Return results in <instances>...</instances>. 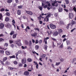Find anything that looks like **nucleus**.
Masks as SVG:
<instances>
[{
	"label": "nucleus",
	"mask_w": 76,
	"mask_h": 76,
	"mask_svg": "<svg viewBox=\"0 0 76 76\" xmlns=\"http://www.w3.org/2000/svg\"><path fill=\"white\" fill-rule=\"evenodd\" d=\"M5 10L4 9V8H2L1 10L0 11H1V12H3V11H4Z\"/></svg>",
	"instance_id": "6e6d98bb"
},
{
	"label": "nucleus",
	"mask_w": 76,
	"mask_h": 76,
	"mask_svg": "<svg viewBox=\"0 0 76 76\" xmlns=\"http://www.w3.org/2000/svg\"><path fill=\"white\" fill-rule=\"evenodd\" d=\"M15 43L18 46H21L22 44H21V42H20V40L18 39L17 41H15Z\"/></svg>",
	"instance_id": "f03ea898"
},
{
	"label": "nucleus",
	"mask_w": 76,
	"mask_h": 76,
	"mask_svg": "<svg viewBox=\"0 0 76 76\" xmlns=\"http://www.w3.org/2000/svg\"><path fill=\"white\" fill-rule=\"evenodd\" d=\"M21 63L22 64H25L26 63V59L24 58L22 59Z\"/></svg>",
	"instance_id": "20e7f679"
},
{
	"label": "nucleus",
	"mask_w": 76,
	"mask_h": 76,
	"mask_svg": "<svg viewBox=\"0 0 76 76\" xmlns=\"http://www.w3.org/2000/svg\"><path fill=\"white\" fill-rule=\"evenodd\" d=\"M50 38V37H47L46 38H44V41L45 42V44H47V39H48Z\"/></svg>",
	"instance_id": "0eeeda50"
},
{
	"label": "nucleus",
	"mask_w": 76,
	"mask_h": 76,
	"mask_svg": "<svg viewBox=\"0 0 76 76\" xmlns=\"http://www.w3.org/2000/svg\"><path fill=\"white\" fill-rule=\"evenodd\" d=\"M70 24H68L67 26H66V28L67 29H69V26H70Z\"/></svg>",
	"instance_id": "ea45409f"
},
{
	"label": "nucleus",
	"mask_w": 76,
	"mask_h": 76,
	"mask_svg": "<svg viewBox=\"0 0 76 76\" xmlns=\"http://www.w3.org/2000/svg\"><path fill=\"white\" fill-rule=\"evenodd\" d=\"M3 41H4V39L2 38H0V42H3Z\"/></svg>",
	"instance_id": "f704fd0d"
},
{
	"label": "nucleus",
	"mask_w": 76,
	"mask_h": 76,
	"mask_svg": "<svg viewBox=\"0 0 76 76\" xmlns=\"http://www.w3.org/2000/svg\"><path fill=\"white\" fill-rule=\"evenodd\" d=\"M47 16L46 17V18H44V21L45 22H48V20H49V19L48 18H50V16H51V14L50 12L48 13L47 14Z\"/></svg>",
	"instance_id": "f257e3e1"
},
{
	"label": "nucleus",
	"mask_w": 76,
	"mask_h": 76,
	"mask_svg": "<svg viewBox=\"0 0 76 76\" xmlns=\"http://www.w3.org/2000/svg\"><path fill=\"white\" fill-rule=\"evenodd\" d=\"M10 58H15V56H10Z\"/></svg>",
	"instance_id": "a19ab883"
},
{
	"label": "nucleus",
	"mask_w": 76,
	"mask_h": 76,
	"mask_svg": "<svg viewBox=\"0 0 76 76\" xmlns=\"http://www.w3.org/2000/svg\"><path fill=\"white\" fill-rule=\"evenodd\" d=\"M69 18L72 19L73 17V14L72 13H69Z\"/></svg>",
	"instance_id": "423d86ee"
},
{
	"label": "nucleus",
	"mask_w": 76,
	"mask_h": 76,
	"mask_svg": "<svg viewBox=\"0 0 76 76\" xmlns=\"http://www.w3.org/2000/svg\"><path fill=\"white\" fill-rule=\"evenodd\" d=\"M62 10H63V9H62V8H60L59 9V10H58L59 12H61Z\"/></svg>",
	"instance_id": "412c9836"
},
{
	"label": "nucleus",
	"mask_w": 76,
	"mask_h": 76,
	"mask_svg": "<svg viewBox=\"0 0 76 76\" xmlns=\"http://www.w3.org/2000/svg\"><path fill=\"white\" fill-rule=\"evenodd\" d=\"M65 1L66 2V4H68L69 3V0H65Z\"/></svg>",
	"instance_id": "5701e85b"
},
{
	"label": "nucleus",
	"mask_w": 76,
	"mask_h": 76,
	"mask_svg": "<svg viewBox=\"0 0 76 76\" xmlns=\"http://www.w3.org/2000/svg\"><path fill=\"white\" fill-rule=\"evenodd\" d=\"M60 48H63V45H61L60 47H59Z\"/></svg>",
	"instance_id": "603ef678"
},
{
	"label": "nucleus",
	"mask_w": 76,
	"mask_h": 76,
	"mask_svg": "<svg viewBox=\"0 0 76 76\" xmlns=\"http://www.w3.org/2000/svg\"><path fill=\"white\" fill-rule=\"evenodd\" d=\"M33 54H36V55H37V56H38L39 55V54H38V53H37L36 52L34 51L33 52Z\"/></svg>",
	"instance_id": "e433bc0d"
},
{
	"label": "nucleus",
	"mask_w": 76,
	"mask_h": 76,
	"mask_svg": "<svg viewBox=\"0 0 76 76\" xmlns=\"http://www.w3.org/2000/svg\"><path fill=\"white\" fill-rule=\"evenodd\" d=\"M16 3H19V1L18 0H15Z\"/></svg>",
	"instance_id": "0e129e2a"
},
{
	"label": "nucleus",
	"mask_w": 76,
	"mask_h": 76,
	"mask_svg": "<svg viewBox=\"0 0 76 76\" xmlns=\"http://www.w3.org/2000/svg\"><path fill=\"white\" fill-rule=\"evenodd\" d=\"M24 74L25 76H28L29 75V72L28 71H25L24 73Z\"/></svg>",
	"instance_id": "1a4fd4ad"
},
{
	"label": "nucleus",
	"mask_w": 76,
	"mask_h": 76,
	"mask_svg": "<svg viewBox=\"0 0 76 76\" xmlns=\"http://www.w3.org/2000/svg\"><path fill=\"white\" fill-rule=\"evenodd\" d=\"M5 15L8 16H10V14L9 12H7L6 13Z\"/></svg>",
	"instance_id": "4be33fe9"
},
{
	"label": "nucleus",
	"mask_w": 76,
	"mask_h": 76,
	"mask_svg": "<svg viewBox=\"0 0 76 76\" xmlns=\"http://www.w3.org/2000/svg\"><path fill=\"white\" fill-rule=\"evenodd\" d=\"M18 8H19V9H22V6H18Z\"/></svg>",
	"instance_id": "5fc2aeb1"
},
{
	"label": "nucleus",
	"mask_w": 76,
	"mask_h": 76,
	"mask_svg": "<svg viewBox=\"0 0 76 76\" xmlns=\"http://www.w3.org/2000/svg\"><path fill=\"white\" fill-rule=\"evenodd\" d=\"M0 61L2 64L3 65H4V63H3V61H1V60H0Z\"/></svg>",
	"instance_id": "bf43d9fd"
},
{
	"label": "nucleus",
	"mask_w": 76,
	"mask_h": 76,
	"mask_svg": "<svg viewBox=\"0 0 76 76\" xmlns=\"http://www.w3.org/2000/svg\"><path fill=\"white\" fill-rule=\"evenodd\" d=\"M57 1L56 2L55 4V6H56V7H57L58 6V4L57 3Z\"/></svg>",
	"instance_id": "4c0bfd02"
},
{
	"label": "nucleus",
	"mask_w": 76,
	"mask_h": 76,
	"mask_svg": "<svg viewBox=\"0 0 76 76\" xmlns=\"http://www.w3.org/2000/svg\"><path fill=\"white\" fill-rule=\"evenodd\" d=\"M18 65L20 67H22V64L21 63H19Z\"/></svg>",
	"instance_id": "c9c22d12"
},
{
	"label": "nucleus",
	"mask_w": 76,
	"mask_h": 76,
	"mask_svg": "<svg viewBox=\"0 0 76 76\" xmlns=\"http://www.w3.org/2000/svg\"><path fill=\"white\" fill-rule=\"evenodd\" d=\"M61 63V62H56V66H58L59 64H60Z\"/></svg>",
	"instance_id": "cd10ccee"
},
{
	"label": "nucleus",
	"mask_w": 76,
	"mask_h": 76,
	"mask_svg": "<svg viewBox=\"0 0 76 76\" xmlns=\"http://www.w3.org/2000/svg\"><path fill=\"white\" fill-rule=\"evenodd\" d=\"M9 42L10 44H12V43H13V41L12 40H10Z\"/></svg>",
	"instance_id": "13d9d810"
},
{
	"label": "nucleus",
	"mask_w": 76,
	"mask_h": 76,
	"mask_svg": "<svg viewBox=\"0 0 76 76\" xmlns=\"http://www.w3.org/2000/svg\"><path fill=\"white\" fill-rule=\"evenodd\" d=\"M48 35H50V34L52 33V31H50L49 32H48Z\"/></svg>",
	"instance_id": "09e8293b"
},
{
	"label": "nucleus",
	"mask_w": 76,
	"mask_h": 76,
	"mask_svg": "<svg viewBox=\"0 0 76 76\" xmlns=\"http://www.w3.org/2000/svg\"><path fill=\"white\" fill-rule=\"evenodd\" d=\"M36 67L37 69H38V64H36Z\"/></svg>",
	"instance_id": "69168bd1"
},
{
	"label": "nucleus",
	"mask_w": 76,
	"mask_h": 76,
	"mask_svg": "<svg viewBox=\"0 0 76 76\" xmlns=\"http://www.w3.org/2000/svg\"><path fill=\"white\" fill-rule=\"evenodd\" d=\"M26 12L27 14H28V15H32V14H33V13L31 11H27L26 10Z\"/></svg>",
	"instance_id": "39448f33"
},
{
	"label": "nucleus",
	"mask_w": 76,
	"mask_h": 76,
	"mask_svg": "<svg viewBox=\"0 0 76 76\" xmlns=\"http://www.w3.org/2000/svg\"><path fill=\"white\" fill-rule=\"evenodd\" d=\"M56 0H51V1L52 3L56 2Z\"/></svg>",
	"instance_id": "052dcab7"
},
{
	"label": "nucleus",
	"mask_w": 76,
	"mask_h": 76,
	"mask_svg": "<svg viewBox=\"0 0 76 76\" xmlns=\"http://www.w3.org/2000/svg\"><path fill=\"white\" fill-rule=\"evenodd\" d=\"M4 46H5V47H7L8 46V43H5L4 45Z\"/></svg>",
	"instance_id": "72a5a7b5"
},
{
	"label": "nucleus",
	"mask_w": 76,
	"mask_h": 76,
	"mask_svg": "<svg viewBox=\"0 0 76 76\" xmlns=\"http://www.w3.org/2000/svg\"><path fill=\"white\" fill-rule=\"evenodd\" d=\"M73 10H74V11H75V12H76V8L75 7H74L73 8Z\"/></svg>",
	"instance_id": "4d7b16f0"
},
{
	"label": "nucleus",
	"mask_w": 76,
	"mask_h": 76,
	"mask_svg": "<svg viewBox=\"0 0 76 76\" xmlns=\"http://www.w3.org/2000/svg\"><path fill=\"white\" fill-rule=\"evenodd\" d=\"M25 42L26 45H28V42L27 40H25Z\"/></svg>",
	"instance_id": "3c124183"
},
{
	"label": "nucleus",
	"mask_w": 76,
	"mask_h": 76,
	"mask_svg": "<svg viewBox=\"0 0 76 76\" xmlns=\"http://www.w3.org/2000/svg\"><path fill=\"white\" fill-rule=\"evenodd\" d=\"M1 18H2V15L1 14H0V19H1Z\"/></svg>",
	"instance_id": "338daca9"
},
{
	"label": "nucleus",
	"mask_w": 76,
	"mask_h": 76,
	"mask_svg": "<svg viewBox=\"0 0 76 76\" xmlns=\"http://www.w3.org/2000/svg\"><path fill=\"white\" fill-rule=\"evenodd\" d=\"M58 14L57 13H55V17H57V16H58Z\"/></svg>",
	"instance_id": "de8ad7c7"
},
{
	"label": "nucleus",
	"mask_w": 76,
	"mask_h": 76,
	"mask_svg": "<svg viewBox=\"0 0 76 76\" xmlns=\"http://www.w3.org/2000/svg\"><path fill=\"white\" fill-rule=\"evenodd\" d=\"M12 24L13 25L15 29H16V26H15V20H13L12 21Z\"/></svg>",
	"instance_id": "6e6552de"
},
{
	"label": "nucleus",
	"mask_w": 76,
	"mask_h": 76,
	"mask_svg": "<svg viewBox=\"0 0 76 76\" xmlns=\"http://www.w3.org/2000/svg\"><path fill=\"white\" fill-rule=\"evenodd\" d=\"M46 56V55L45 54H43L42 55V58H43V59H44V58H45Z\"/></svg>",
	"instance_id": "a878e982"
},
{
	"label": "nucleus",
	"mask_w": 76,
	"mask_h": 76,
	"mask_svg": "<svg viewBox=\"0 0 76 76\" xmlns=\"http://www.w3.org/2000/svg\"><path fill=\"white\" fill-rule=\"evenodd\" d=\"M43 3H45L48 4V3H49V2H48V1H45V2H42V6H44L45 5V4Z\"/></svg>",
	"instance_id": "9b49d317"
},
{
	"label": "nucleus",
	"mask_w": 76,
	"mask_h": 76,
	"mask_svg": "<svg viewBox=\"0 0 76 76\" xmlns=\"http://www.w3.org/2000/svg\"><path fill=\"white\" fill-rule=\"evenodd\" d=\"M17 12H18V14L19 15H20V14H21V11L20 10H18Z\"/></svg>",
	"instance_id": "6ab92c4d"
},
{
	"label": "nucleus",
	"mask_w": 76,
	"mask_h": 76,
	"mask_svg": "<svg viewBox=\"0 0 76 76\" xmlns=\"http://www.w3.org/2000/svg\"><path fill=\"white\" fill-rule=\"evenodd\" d=\"M6 26L8 27V28H10L11 27V25L9 24V23H7L6 24Z\"/></svg>",
	"instance_id": "ddd939ff"
},
{
	"label": "nucleus",
	"mask_w": 76,
	"mask_h": 76,
	"mask_svg": "<svg viewBox=\"0 0 76 76\" xmlns=\"http://www.w3.org/2000/svg\"><path fill=\"white\" fill-rule=\"evenodd\" d=\"M56 2H54L52 3V6H55V4H56Z\"/></svg>",
	"instance_id": "49530a36"
},
{
	"label": "nucleus",
	"mask_w": 76,
	"mask_h": 76,
	"mask_svg": "<svg viewBox=\"0 0 76 76\" xmlns=\"http://www.w3.org/2000/svg\"><path fill=\"white\" fill-rule=\"evenodd\" d=\"M76 22L74 21L73 20H72L71 22V23L72 24V25H73L76 24Z\"/></svg>",
	"instance_id": "dca6fc26"
},
{
	"label": "nucleus",
	"mask_w": 76,
	"mask_h": 76,
	"mask_svg": "<svg viewBox=\"0 0 76 76\" xmlns=\"http://www.w3.org/2000/svg\"><path fill=\"white\" fill-rule=\"evenodd\" d=\"M51 39H52V40H53V41H56V39L52 37Z\"/></svg>",
	"instance_id": "c03bdc74"
},
{
	"label": "nucleus",
	"mask_w": 76,
	"mask_h": 76,
	"mask_svg": "<svg viewBox=\"0 0 76 76\" xmlns=\"http://www.w3.org/2000/svg\"><path fill=\"white\" fill-rule=\"evenodd\" d=\"M66 42L67 45H69V44H70V41H66Z\"/></svg>",
	"instance_id": "864d4df0"
},
{
	"label": "nucleus",
	"mask_w": 76,
	"mask_h": 76,
	"mask_svg": "<svg viewBox=\"0 0 76 76\" xmlns=\"http://www.w3.org/2000/svg\"><path fill=\"white\" fill-rule=\"evenodd\" d=\"M14 33H15V31H12L11 32L10 34V35H12L13 34H14Z\"/></svg>",
	"instance_id": "aec40b11"
},
{
	"label": "nucleus",
	"mask_w": 76,
	"mask_h": 76,
	"mask_svg": "<svg viewBox=\"0 0 76 76\" xmlns=\"http://www.w3.org/2000/svg\"><path fill=\"white\" fill-rule=\"evenodd\" d=\"M58 32L59 33H60L63 32V31L61 29H60L58 30Z\"/></svg>",
	"instance_id": "c85d7f7f"
},
{
	"label": "nucleus",
	"mask_w": 76,
	"mask_h": 76,
	"mask_svg": "<svg viewBox=\"0 0 76 76\" xmlns=\"http://www.w3.org/2000/svg\"><path fill=\"white\" fill-rule=\"evenodd\" d=\"M34 37H36L37 36V33H34Z\"/></svg>",
	"instance_id": "37998d69"
},
{
	"label": "nucleus",
	"mask_w": 76,
	"mask_h": 76,
	"mask_svg": "<svg viewBox=\"0 0 76 76\" xmlns=\"http://www.w3.org/2000/svg\"><path fill=\"white\" fill-rule=\"evenodd\" d=\"M60 61H61V62H63L64 61V58H61L60 59Z\"/></svg>",
	"instance_id": "7c9ffc66"
},
{
	"label": "nucleus",
	"mask_w": 76,
	"mask_h": 76,
	"mask_svg": "<svg viewBox=\"0 0 76 76\" xmlns=\"http://www.w3.org/2000/svg\"><path fill=\"white\" fill-rule=\"evenodd\" d=\"M47 47L48 46H47V45H44V49L45 50H47Z\"/></svg>",
	"instance_id": "bb28decb"
},
{
	"label": "nucleus",
	"mask_w": 76,
	"mask_h": 76,
	"mask_svg": "<svg viewBox=\"0 0 76 76\" xmlns=\"http://www.w3.org/2000/svg\"><path fill=\"white\" fill-rule=\"evenodd\" d=\"M4 26V25L3 23H1L0 24V29H3Z\"/></svg>",
	"instance_id": "9d476101"
},
{
	"label": "nucleus",
	"mask_w": 76,
	"mask_h": 76,
	"mask_svg": "<svg viewBox=\"0 0 76 76\" xmlns=\"http://www.w3.org/2000/svg\"><path fill=\"white\" fill-rule=\"evenodd\" d=\"M48 6V5H46L44 7V8H45V9H46V8Z\"/></svg>",
	"instance_id": "680f3d73"
},
{
	"label": "nucleus",
	"mask_w": 76,
	"mask_h": 76,
	"mask_svg": "<svg viewBox=\"0 0 76 76\" xmlns=\"http://www.w3.org/2000/svg\"><path fill=\"white\" fill-rule=\"evenodd\" d=\"M38 8L40 10H41V11L42 10V7L39 6L38 7Z\"/></svg>",
	"instance_id": "2f4dec72"
},
{
	"label": "nucleus",
	"mask_w": 76,
	"mask_h": 76,
	"mask_svg": "<svg viewBox=\"0 0 76 76\" xmlns=\"http://www.w3.org/2000/svg\"><path fill=\"white\" fill-rule=\"evenodd\" d=\"M38 41H39L38 40V39L36 40L35 42V44H38Z\"/></svg>",
	"instance_id": "8fccbe9b"
},
{
	"label": "nucleus",
	"mask_w": 76,
	"mask_h": 76,
	"mask_svg": "<svg viewBox=\"0 0 76 76\" xmlns=\"http://www.w3.org/2000/svg\"><path fill=\"white\" fill-rule=\"evenodd\" d=\"M5 53H6V54H7V55H10V52H9L8 51H6Z\"/></svg>",
	"instance_id": "4468645a"
},
{
	"label": "nucleus",
	"mask_w": 76,
	"mask_h": 76,
	"mask_svg": "<svg viewBox=\"0 0 76 76\" xmlns=\"http://www.w3.org/2000/svg\"><path fill=\"white\" fill-rule=\"evenodd\" d=\"M5 21L8 22L9 20V18L8 17H7L5 19Z\"/></svg>",
	"instance_id": "b1692460"
},
{
	"label": "nucleus",
	"mask_w": 76,
	"mask_h": 76,
	"mask_svg": "<svg viewBox=\"0 0 76 76\" xmlns=\"http://www.w3.org/2000/svg\"><path fill=\"white\" fill-rule=\"evenodd\" d=\"M14 47V45H13V44H12L11 45V47H12V48H13V47Z\"/></svg>",
	"instance_id": "e2e57ef3"
},
{
	"label": "nucleus",
	"mask_w": 76,
	"mask_h": 76,
	"mask_svg": "<svg viewBox=\"0 0 76 76\" xmlns=\"http://www.w3.org/2000/svg\"><path fill=\"white\" fill-rule=\"evenodd\" d=\"M27 61L28 62H31L32 61V59L30 58H29L27 59Z\"/></svg>",
	"instance_id": "f3484780"
},
{
	"label": "nucleus",
	"mask_w": 76,
	"mask_h": 76,
	"mask_svg": "<svg viewBox=\"0 0 76 76\" xmlns=\"http://www.w3.org/2000/svg\"><path fill=\"white\" fill-rule=\"evenodd\" d=\"M12 0H8L7 1V3H12Z\"/></svg>",
	"instance_id": "c756f323"
},
{
	"label": "nucleus",
	"mask_w": 76,
	"mask_h": 76,
	"mask_svg": "<svg viewBox=\"0 0 76 76\" xmlns=\"http://www.w3.org/2000/svg\"><path fill=\"white\" fill-rule=\"evenodd\" d=\"M58 34V32L56 31L54 32L53 35H54V36H57Z\"/></svg>",
	"instance_id": "f8f14e48"
},
{
	"label": "nucleus",
	"mask_w": 76,
	"mask_h": 76,
	"mask_svg": "<svg viewBox=\"0 0 76 76\" xmlns=\"http://www.w3.org/2000/svg\"><path fill=\"white\" fill-rule=\"evenodd\" d=\"M76 0H72V2L73 3H76Z\"/></svg>",
	"instance_id": "58836bf2"
},
{
	"label": "nucleus",
	"mask_w": 76,
	"mask_h": 76,
	"mask_svg": "<svg viewBox=\"0 0 76 76\" xmlns=\"http://www.w3.org/2000/svg\"><path fill=\"white\" fill-rule=\"evenodd\" d=\"M50 26L51 29H55L56 28V26L53 23L50 24Z\"/></svg>",
	"instance_id": "7ed1b4c3"
},
{
	"label": "nucleus",
	"mask_w": 76,
	"mask_h": 76,
	"mask_svg": "<svg viewBox=\"0 0 76 76\" xmlns=\"http://www.w3.org/2000/svg\"><path fill=\"white\" fill-rule=\"evenodd\" d=\"M39 45H37L35 46V49L37 50H38L39 49Z\"/></svg>",
	"instance_id": "2eb2a0df"
},
{
	"label": "nucleus",
	"mask_w": 76,
	"mask_h": 76,
	"mask_svg": "<svg viewBox=\"0 0 76 76\" xmlns=\"http://www.w3.org/2000/svg\"><path fill=\"white\" fill-rule=\"evenodd\" d=\"M17 35V34H14L13 35V38H16V37Z\"/></svg>",
	"instance_id": "473e14b6"
},
{
	"label": "nucleus",
	"mask_w": 76,
	"mask_h": 76,
	"mask_svg": "<svg viewBox=\"0 0 76 76\" xmlns=\"http://www.w3.org/2000/svg\"><path fill=\"white\" fill-rule=\"evenodd\" d=\"M32 41L33 43H35V40L34 39H32Z\"/></svg>",
	"instance_id": "774afa93"
},
{
	"label": "nucleus",
	"mask_w": 76,
	"mask_h": 76,
	"mask_svg": "<svg viewBox=\"0 0 76 76\" xmlns=\"http://www.w3.org/2000/svg\"><path fill=\"white\" fill-rule=\"evenodd\" d=\"M29 45L30 47H31L32 45V42H31V41H29Z\"/></svg>",
	"instance_id": "393cba45"
},
{
	"label": "nucleus",
	"mask_w": 76,
	"mask_h": 76,
	"mask_svg": "<svg viewBox=\"0 0 76 76\" xmlns=\"http://www.w3.org/2000/svg\"><path fill=\"white\" fill-rule=\"evenodd\" d=\"M7 60V57H5L4 58L3 61L4 62V61H6Z\"/></svg>",
	"instance_id": "a211bd4d"
},
{
	"label": "nucleus",
	"mask_w": 76,
	"mask_h": 76,
	"mask_svg": "<svg viewBox=\"0 0 76 76\" xmlns=\"http://www.w3.org/2000/svg\"><path fill=\"white\" fill-rule=\"evenodd\" d=\"M3 53H4V51L3 50H0V53H1V54H3Z\"/></svg>",
	"instance_id": "79ce46f5"
},
{
	"label": "nucleus",
	"mask_w": 76,
	"mask_h": 76,
	"mask_svg": "<svg viewBox=\"0 0 76 76\" xmlns=\"http://www.w3.org/2000/svg\"><path fill=\"white\" fill-rule=\"evenodd\" d=\"M14 63L15 64H18V62L16 61H14Z\"/></svg>",
	"instance_id": "a18cd8bd"
}]
</instances>
